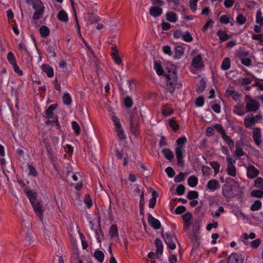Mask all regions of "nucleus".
Returning <instances> with one entry per match:
<instances>
[{
  "instance_id": "f257e3e1",
  "label": "nucleus",
  "mask_w": 263,
  "mask_h": 263,
  "mask_svg": "<svg viewBox=\"0 0 263 263\" xmlns=\"http://www.w3.org/2000/svg\"><path fill=\"white\" fill-rule=\"evenodd\" d=\"M32 8L34 10L32 18L33 20H37L43 17L45 7L43 3L40 0H34L32 4Z\"/></svg>"
},
{
  "instance_id": "f03ea898",
  "label": "nucleus",
  "mask_w": 263,
  "mask_h": 263,
  "mask_svg": "<svg viewBox=\"0 0 263 263\" xmlns=\"http://www.w3.org/2000/svg\"><path fill=\"white\" fill-rule=\"evenodd\" d=\"M261 119L262 116L260 114H257L256 116H254L252 114H248L244 118V125L247 128L253 129L255 124L259 122Z\"/></svg>"
},
{
  "instance_id": "7ed1b4c3",
  "label": "nucleus",
  "mask_w": 263,
  "mask_h": 263,
  "mask_svg": "<svg viewBox=\"0 0 263 263\" xmlns=\"http://www.w3.org/2000/svg\"><path fill=\"white\" fill-rule=\"evenodd\" d=\"M246 102V108L249 112H256L260 108V104L258 102L253 99L250 96L246 95L245 98Z\"/></svg>"
},
{
  "instance_id": "20e7f679",
  "label": "nucleus",
  "mask_w": 263,
  "mask_h": 263,
  "mask_svg": "<svg viewBox=\"0 0 263 263\" xmlns=\"http://www.w3.org/2000/svg\"><path fill=\"white\" fill-rule=\"evenodd\" d=\"M162 235L167 247L171 250L175 249L176 246L174 241V239H176L175 236L170 232H166Z\"/></svg>"
},
{
  "instance_id": "39448f33",
  "label": "nucleus",
  "mask_w": 263,
  "mask_h": 263,
  "mask_svg": "<svg viewBox=\"0 0 263 263\" xmlns=\"http://www.w3.org/2000/svg\"><path fill=\"white\" fill-rule=\"evenodd\" d=\"M227 166L226 172L228 175L235 177L237 176V170L235 166L236 160L232 159L227 161Z\"/></svg>"
},
{
  "instance_id": "423d86ee",
  "label": "nucleus",
  "mask_w": 263,
  "mask_h": 263,
  "mask_svg": "<svg viewBox=\"0 0 263 263\" xmlns=\"http://www.w3.org/2000/svg\"><path fill=\"white\" fill-rule=\"evenodd\" d=\"M192 218V214L188 212L182 215V219L184 222L183 229L184 232L189 236H192L191 233H189V229L191 226V219Z\"/></svg>"
},
{
  "instance_id": "0eeeda50",
  "label": "nucleus",
  "mask_w": 263,
  "mask_h": 263,
  "mask_svg": "<svg viewBox=\"0 0 263 263\" xmlns=\"http://www.w3.org/2000/svg\"><path fill=\"white\" fill-rule=\"evenodd\" d=\"M252 138L255 144L259 146L262 144V135L259 127H255L252 132Z\"/></svg>"
},
{
  "instance_id": "6e6552de",
  "label": "nucleus",
  "mask_w": 263,
  "mask_h": 263,
  "mask_svg": "<svg viewBox=\"0 0 263 263\" xmlns=\"http://www.w3.org/2000/svg\"><path fill=\"white\" fill-rule=\"evenodd\" d=\"M183 146H179L175 149V154L177 159V163L178 165L183 166L184 164L183 158V153L184 152Z\"/></svg>"
},
{
  "instance_id": "1a4fd4ad",
  "label": "nucleus",
  "mask_w": 263,
  "mask_h": 263,
  "mask_svg": "<svg viewBox=\"0 0 263 263\" xmlns=\"http://www.w3.org/2000/svg\"><path fill=\"white\" fill-rule=\"evenodd\" d=\"M248 52L246 51H242L239 52L238 54V57L241 63L247 67H249L252 63L251 60L248 57Z\"/></svg>"
},
{
  "instance_id": "9d476101",
  "label": "nucleus",
  "mask_w": 263,
  "mask_h": 263,
  "mask_svg": "<svg viewBox=\"0 0 263 263\" xmlns=\"http://www.w3.org/2000/svg\"><path fill=\"white\" fill-rule=\"evenodd\" d=\"M244 256L238 253H232L228 258L229 263H243Z\"/></svg>"
},
{
  "instance_id": "9b49d317",
  "label": "nucleus",
  "mask_w": 263,
  "mask_h": 263,
  "mask_svg": "<svg viewBox=\"0 0 263 263\" xmlns=\"http://www.w3.org/2000/svg\"><path fill=\"white\" fill-rule=\"evenodd\" d=\"M200 229V226L198 222H195L193 226V232H191L189 230V233L191 234L192 236H189L192 241L198 240L199 237V231Z\"/></svg>"
},
{
  "instance_id": "f8f14e48",
  "label": "nucleus",
  "mask_w": 263,
  "mask_h": 263,
  "mask_svg": "<svg viewBox=\"0 0 263 263\" xmlns=\"http://www.w3.org/2000/svg\"><path fill=\"white\" fill-rule=\"evenodd\" d=\"M259 174V170L253 165H249L247 168V176L249 179H253Z\"/></svg>"
},
{
  "instance_id": "ddd939ff",
  "label": "nucleus",
  "mask_w": 263,
  "mask_h": 263,
  "mask_svg": "<svg viewBox=\"0 0 263 263\" xmlns=\"http://www.w3.org/2000/svg\"><path fill=\"white\" fill-rule=\"evenodd\" d=\"M245 146V143L243 141H239L236 142L235 144V155L240 157L246 155V153L243 151V148Z\"/></svg>"
},
{
  "instance_id": "4468645a",
  "label": "nucleus",
  "mask_w": 263,
  "mask_h": 263,
  "mask_svg": "<svg viewBox=\"0 0 263 263\" xmlns=\"http://www.w3.org/2000/svg\"><path fill=\"white\" fill-rule=\"evenodd\" d=\"M192 66L193 67L198 69L203 67L204 65L200 55H197L193 58Z\"/></svg>"
},
{
  "instance_id": "2eb2a0df",
  "label": "nucleus",
  "mask_w": 263,
  "mask_h": 263,
  "mask_svg": "<svg viewBox=\"0 0 263 263\" xmlns=\"http://www.w3.org/2000/svg\"><path fill=\"white\" fill-rule=\"evenodd\" d=\"M148 222L151 227L156 230L161 228V223L157 219L154 218L151 214L148 215Z\"/></svg>"
},
{
  "instance_id": "dca6fc26",
  "label": "nucleus",
  "mask_w": 263,
  "mask_h": 263,
  "mask_svg": "<svg viewBox=\"0 0 263 263\" xmlns=\"http://www.w3.org/2000/svg\"><path fill=\"white\" fill-rule=\"evenodd\" d=\"M206 187L210 190L214 191L220 187V183L217 180L212 179L208 182Z\"/></svg>"
},
{
  "instance_id": "f3484780",
  "label": "nucleus",
  "mask_w": 263,
  "mask_h": 263,
  "mask_svg": "<svg viewBox=\"0 0 263 263\" xmlns=\"http://www.w3.org/2000/svg\"><path fill=\"white\" fill-rule=\"evenodd\" d=\"M31 203L36 214L40 216L42 214V209L39 202L36 199L34 201L31 202Z\"/></svg>"
},
{
  "instance_id": "a211bd4d",
  "label": "nucleus",
  "mask_w": 263,
  "mask_h": 263,
  "mask_svg": "<svg viewBox=\"0 0 263 263\" xmlns=\"http://www.w3.org/2000/svg\"><path fill=\"white\" fill-rule=\"evenodd\" d=\"M162 13L161 8L157 7H152L149 9V13L153 17L160 16Z\"/></svg>"
},
{
  "instance_id": "6ab92c4d",
  "label": "nucleus",
  "mask_w": 263,
  "mask_h": 263,
  "mask_svg": "<svg viewBox=\"0 0 263 263\" xmlns=\"http://www.w3.org/2000/svg\"><path fill=\"white\" fill-rule=\"evenodd\" d=\"M154 68L158 76L164 75V70L160 63L157 61L154 62Z\"/></svg>"
},
{
  "instance_id": "aec40b11",
  "label": "nucleus",
  "mask_w": 263,
  "mask_h": 263,
  "mask_svg": "<svg viewBox=\"0 0 263 263\" xmlns=\"http://www.w3.org/2000/svg\"><path fill=\"white\" fill-rule=\"evenodd\" d=\"M39 32L42 37H47L50 32V29L45 25H42L39 29Z\"/></svg>"
},
{
  "instance_id": "412c9836",
  "label": "nucleus",
  "mask_w": 263,
  "mask_h": 263,
  "mask_svg": "<svg viewBox=\"0 0 263 263\" xmlns=\"http://www.w3.org/2000/svg\"><path fill=\"white\" fill-rule=\"evenodd\" d=\"M233 113L239 116H242L245 114V110L243 105H237L234 107Z\"/></svg>"
},
{
  "instance_id": "4be33fe9",
  "label": "nucleus",
  "mask_w": 263,
  "mask_h": 263,
  "mask_svg": "<svg viewBox=\"0 0 263 263\" xmlns=\"http://www.w3.org/2000/svg\"><path fill=\"white\" fill-rule=\"evenodd\" d=\"M155 245L156 247V253L157 255H161L163 251V246L161 240L157 239L155 240Z\"/></svg>"
},
{
  "instance_id": "5701e85b",
  "label": "nucleus",
  "mask_w": 263,
  "mask_h": 263,
  "mask_svg": "<svg viewBox=\"0 0 263 263\" xmlns=\"http://www.w3.org/2000/svg\"><path fill=\"white\" fill-rule=\"evenodd\" d=\"M231 67V60L229 58H225L221 63V69L223 70H227Z\"/></svg>"
},
{
  "instance_id": "b1692460",
  "label": "nucleus",
  "mask_w": 263,
  "mask_h": 263,
  "mask_svg": "<svg viewBox=\"0 0 263 263\" xmlns=\"http://www.w3.org/2000/svg\"><path fill=\"white\" fill-rule=\"evenodd\" d=\"M57 17L59 20L63 22H66L68 20L67 13L63 10H61L59 11L57 15Z\"/></svg>"
},
{
  "instance_id": "393cba45",
  "label": "nucleus",
  "mask_w": 263,
  "mask_h": 263,
  "mask_svg": "<svg viewBox=\"0 0 263 263\" xmlns=\"http://www.w3.org/2000/svg\"><path fill=\"white\" fill-rule=\"evenodd\" d=\"M57 105L55 104H53L50 105L48 108L46 110L45 113L48 119H50L52 118L53 115V111L57 108Z\"/></svg>"
},
{
  "instance_id": "a878e982",
  "label": "nucleus",
  "mask_w": 263,
  "mask_h": 263,
  "mask_svg": "<svg viewBox=\"0 0 263 263\" xmlns=\"http://www.w3.org/2000/svg\"><path fill=\"white\" fill-rule=\"evenodd\" d=\"M162 153L164 157L168 160H172L174 157V154L168 148H164L162 149Z\"/></svg>"
},
{
  "instance_id": "bb28decb",
  "label": "nucleus",
  "mask_w": 263,
  "mask_h": 263,
  "mask_svg": "<svg viewBox=\"0 0 263 263\" xmlns=\"http://www.w3.org/2000/svg\"><path fill=\"white\" fill-rule=\"evenodd\" d=\"M184 53V49L180 46L176 47L175 48V55L174 58L175 59H179L181 58Z\"/></svg>"
},
{
  "instance_id": "cd10ccee",
  "label": "nucleus",
  "mask_w": 263,
  "mask_h": 263,
  "mask_svg": "<svg viewBox=\"0 0 263 263\" xmlns=\"http://www.w3.org/2000/svg\"><path fill=\"white\" fill-rule=\"evenodd\" d=\"M43 69L48 77L51 78L53 76V69L51 67L47 65H43Z\"/></svg>"
},
{
  "instance_id": "c85d7f7f",
  "label": "nucleus",
  "mask_w": 263,
  "mask_h": 263,
  "mask_svg": "<svg viewBox=\"0 0 263 263\" xmlns=\"http://www.w3.org/2000/svg\"><path fill=\"white\" fill-rule=\"evenodd\" d=\"M94 257L100 262H103L104 259V254L103 252L100 250H96L94 252Z\"/></svg>"
},
{
  "instance_id": "c756f323",
  "label": "nucleus",
  "mask_w": 263,
  "mask_h": 263,
  "mask_svg": "<svg viewBox=\"0 0 263 263\" xmlns=\"http://www.w3.org/2000/svg\"><path fill=\"white\" fill-rule=\"evenodd\" d=\"M109 234L112 239L118 237V228L116 225L111 226Z\"/></svg>"
},
{
  "instance_id": "7c9ffc66",
  "label": "nucleus",
  "mask_w": 263,
  "mask_h": 263,
  "mask_svg": "<svg viewBox=\"0 0 263 263\" xmlns=\"http://www.w3.org/2000/svg\"><path fill=\"white\" fill-rule=\"evenodd\" d=\"M62 100L64 104L66 105H70L71 104V98L68 92H65L63 94Z\"/></svg>"
},
{
  "instance_id": "2f4dec72",
  "label": "nucleus",
  "mask_w": 263,
  "mask_h": 263,
  "mask_svg": "<svg viewBox=\"0 0 263 263\" xmlns=\"http://www.w3.org/2000/svg\"><path fill=\"white\" fill-rule=\"evenodd\" d=\"M221 136L223 140L228 144L230 147L234 145V141L229 136L227 135L225 132L221 135Z\"/></svg>"
},
{
  "instance_id": "473e14b6",
  "label": "nucleus",
  "mask_w": 263,
  "mask_h": 263,
  "mask_svg": "<svg viewBox=\"0 0 263 263\" xmlns=\"http://www.w3.org/2000/svg\"><path fill=\"white\" fill-rule=\"evenodd\" d=\"M255 22L257 24L263 26V16L260 9L258 10L256 12Z\"/></svg>"
},
{
  "instance_id": "72a5a7b5",
  "label": "nucleus",
  "mask_w": 263,
  "mask_h": 263,
  "mask_svg": "<svg viewBox=\"0 0 263 263\" xmlns=\"http://www.w3.org/2000/svg\"><path fill=\"white\" fill-rule=\"evenodd\" d=\"M262 207L261 202L259 200H256L251 206V210L252 211H256L261 209Z\"/></svg>"
},
{
  "instance_id": "f704fd0d",
  "label": "nucleus",
  "mask_w": 263,
  "mask_h": 263,
  "mask_svg": "<svg viewBox=\"0 0 263 263\" xmlns=\"http://www.w3.org/2000/svg\"><path fill=\"white\" fill-rule=\"evenodd\" d=\"M222 195L226 197H229L232 194V189L229 185H224L222 191Z\"/></svg>"
},
{
  "instance_id": "c9c22d12",
  "label": "nucleus",
  "mask_w": 263,
  "mask_h": 263,
  "mask_svg": "<svg viewBox=\"0 0 263 263\" xmlns=\"http://www.w3.org/2000/svg\"><path fill=\"white\" fill-rule=\"evenodd\" d=\"M167 20L172 23H175L177 21V15L173 12H170L166 14Z\"/></svg>"
},
{
  "instance_id": "e433bc0d",
  "label": "nucleus",
  "mask_w": 263,
  "mask_h": 263,
  "mask_svg": "<svg viewBox=\"0 0 263 263\" xmlns=\"http://www.w3.org/2000/svg\"><path fill=\"white\" fill-rule=\"evenodd\" d=\"M187 182L189 185L193 187L197 185L198 183V179L195 176H191L189 178Z\"/></svg>"
},
{
  "instance_id": "4c0bfd02",
  "label": "nucleus",
  "mask_w": 263,
  "mask_h": 263,
  "mask_svg": "<svg viewBox=\"0 0 263 263\" xmlns=\"http://www.w3.org/2000/svg\"><path fill=\"white\" fill-rule=\"evenodd\" d=\"M217 35L219 37L221 42H224L229 38L228 34L223 31L219 30L217 32Z\"/></svg>"
},
{
  "instance_id": "58836bf2",
  "label": "nucleus",
  "mask_w": 263,
  "mask_h": 263,
  "mask_svg": "<svg viewBox=\"0 0 263 263\" xmlns=\"http://www.w3.org/2000/svg\"><path fill=\"white\" fill-rule=\"evenodd\" d=\"M26 194L29 198L30 202L36 200V193L33 192L32 190H28L25 191Z\"/></svg>"
},
{
  "instance_id": "ea45409f",
  "label": "nucleus",
  "mask_w": 263,
  "mask_h": 263,
  "mask_svg": "<svg viewBox=\"0 0 263 263\" xmlns=\"http://www.w3.org/2000/svg\"><path fill=\"white\" fill-rule=\"evenodd\" d=\"M221 149L222 154L226 156V161L233 159L229 153V149L227 146H221Z\"/></svg>"
},
{
  "instance_id": "a19ab883",
  "label": "nucleus",
  "mask_w": 263,
  "mask_h": 263,
  "mask_svg": "<svg viewBox=\"0 0 263 263\" xmlns=\"http://www.w3.org/2000/svg\"><path fill=\"white\" fill-rule=\"evenodd\" d=\"M182 39L186 42H191L193 40L191 33L188 31L183 32Z\"/></svg>"
},
{
  "instance_id": "79ce46f5",
  "label": "nucleus",
  "mask_w": 263,
  "mask_h": 263,
  "mask_svg": "<svg viewBox=\"0 0 263 263\" xmlns=\"http://www.w3.org/2000/svg\"><path fill=\"white\" fill-rule=\"evenodd\" d=\"M7 58L8 62L12 66L16 64L15 56L12 52H9L8 53Z\"/></svg>"
},
{
  "instance_id": "37998d69",
  "label": "nucleus",
  "mask_w": 263,
  "mask_h": 263,
  "mask_svg": "<svg viewBox=\"0 0 263 263\" xmlns=\"http://www.w3.org/2000/svg\"><path fill=\"white\" fill-rule=\"evenodd\" d=\"M71 126L74 130V135L78 136L80 133V128L78 123L76 121H72L71 122Z\"/></svg>"
},
{
  "instance_id": "c03bdc74",
  "label": "nucleus",
  "mask_w": 263,
  "mask_h": 263,
  "mask_svg": "<svg viewBox=\"0 0 263 263\" xmlns=\"http://www.w3.org/2000/svg\"><path fill=\"white\" fill-rule=\"evenodd\" d=\"M251 196L253 197L261 198L263 197V191L262 190H255L251 192Z\"/></svg>"
},
{
  "instance_id": "a18cd8bd",
  "label": "nucleus",
  "mask_w": 263,
  "mask_h": 263,
  "mask_svg": "<svg viewBox=\"0 0 263 263\" xmlns=\"http://www.w3.org/2000/svg\"><path fill=\"white\" fill-rule=\"evenodd\" d=\"M254 186L260 190H263V179L258 177L254 181Z\"/></svg>"
},
{
  "instance_id": "49530a36",
  "label": "nucleus",
  "mask_w": 263,
  "mask_h": 263,
  "mask_svg": "<svg viewBox=\"0 0 263 263\" xmlns=\"http://www.w3.org/2000/svg\"><path fill=\"white\" fill-rule=\"evenodd\" d=\"M202 172L203 175L209 177L212 172L211 168L210 167L204 165L202 167Z\"/></svg>"
},
{
  "instance_id": "de8ad7c7",
  "label": "nucleus",
  "mask_w": 263,
  "mask_h": 263,
  "mask_svg": "<svg viewBox=\"0 0 263 263\" xmlns=\"http://www.w3.org/2000/svg\"><path fill=\"white\" fill-rule=\"evenodd\" d=\"M116 132L117 133L118 137L120 139H124L126 138V136L124 134V132L121 128V126L115 129Z\"/></svg>"
},
{
  "instance_id": "09e8293b",
  "label": "nucleus",
  "mask_w": 263,
  "mask_h": 263,
  "mask_svg": "<svg viewBox=\"0 0 263 263\" xmlns=\"http://www.w3.org/2000/svg\"><path fill=\"white\" fill-rule=\"evenodd\" d=\"M210 165L214 169L215 175H217L219 172L220 164L217 162L212 161L210 162Z\"/></svg>"
},
{
  "instance_id": "8fccbe9b",
  "label": "nucleus",
  "mask_w": 263,
  "mask_h": 263,
  "mask_svg": "<svg viewBox=\"0 0 263 263\" xmlns=\"http://www.w3.org/2000/svg\"><path fill=\"white\" fill-rule=\"evenodd\" d=\"M230 18L229 14L222 15L220 18V22L222 24H227L230 22Z\"/></svg>"
},
{
  "instance_id": "3c124183",
  "label": "nucleus",
  "mask_w": 263,
  "mask_h": 263,
  "mask_svg": "<svg viewBox=\"0 0 263 263\" xmlns=\"http://www.w3.org/2000/svg\"><path fill=\"white\" fill-rule=\"evenodd\" d=\"M189 199H196L198 197V193L195 191H192L188 193L186 196Z\"/></svg>"
},
{
  "instance_id": "603ef678",
  "label": "nucleus",
  "mask_w": 263,
  "mask_h": 263,
  "mask_svg": "<svg viewBox=\"0 0 263 263\" xmlns=\"http://www.w3.org/2000/svg\"><path fill=\"white\" fill-rule=\"evenodd\" d=\"M111 119L114 123L115 129L121 126L120 120L117 117L112 115H111Z\"/></svg>"
},
{
  "instance_id": "864d4df0",
  "label": "nucleus",
  "mask_w": 263,
  "mask_h": 263,
  "mask_svg": "<svg viewBox=\"0 0 263 263\" xmlns=\"http://www.w3.org/2000/svg\"><path fill=\"white\" fill-rule=\"evenodd\" d=\"M236 22L239 25H243L246 22V17L242 14H241L238 15V16L236 17Z\"/></svg>"
},
{
  "instance_id": "5fc2aeb1",
  "label": "nucleus",
  "mask_w": 263,
  "mask_h": 263,
  "mask_svg": "<svg viewBox=\"0 0 263 263\" xmlns=\"http://www.w3.org/2000/svg\"><path fill=\"white\" fill-rule=\"evenodd\" d=\"M28 168L29 170V175L32 176L33 177H35L37 176V172L35 168L33 166L32 164H28Z\"/></svg>"
},
{
  "instance_id": "6e6d98bb",
  "label": "nucleus",
  "mask_w": 263,
  "mask_h": 263,
  "mask_svg": "<svg viewBox=\"0 0 263 263\" xmlns=\"http://www.w3.org/2000/svg\"><path fill=\"white\" fill-rule=\"evenodd\" d=\"M252 82V79L251 78H241L239 79V82L242 85L250 84Z\"/></svg>"
},
{
  "instance_id": "4d7b16f0",
  "label": "nucleus",
  "mask_w": 263,
  "mask_h": 263,
  "mask_svg": "<svg viewBox=\"0 0 263 263\" xmlns=\"http://www.w3.org/2000/svg\"><path fill=\"white\" fill-rule=\"evenodd\" d=\"M224 212V210L223 207L219 206L218 209L215 212H212L211 215L214 217H219L221 213H222Z\"/></svg>"
},
{
  "instance_id": "13d9d810",
  "label": "nucleus",
  "mask_w": 263,
  "mask_h": 263,
  "mask_svg": "<svg viewBox=\"0 0 263 263\" xmlns=\"http://www.w3.org/2000/svg\"><path fill=\"white\" fill-rule=\"evenodd\" d=\"M199 1V0H190V7L193 12L197 10V2Z\"/></svg>"
},
{
  "instance_id": "bf43d9fd",
  "label": "nucleus",
  "mask_w": 263,
  "mask_h": 263,
  "mask_svg": "<svg viewBox=\"0 0 263 263\" xmlns=\"http://www.w3.org/2000/svg\"><path fill=\"white\" fill-rule=\"evenodd\" d=\"M235 90L232 86H229L225 92L224 96L226 97H230L234 92Z\"/></svg>"
},
{
  "instance_id": "052dcab7",
  "label": "nucleus",
  "mask_w": 263,
  "mask_h": 263,
  "mask_svg": "<svg viewBox=\"0 0 263 263\" xmlns=\"http://www.w3.org/2000/svg\"><path fill=\"white\" fill-rule=\"evenodd\" d=\"M162 51L164 53L170 56L173 54V51L172 50L171 47L170 46L166 45L163 46L162 48Z\"/></svg>"
},
{
  "instance_id": "680f3d73",
  "label": "nucleus",
  "mask_w": 263,
  "mask_h": 263,
  "mask_svg": "<svg viewBox=\"0 0 263 263\" xmlns=\"http://www.w3.org/2000/svg\"><path fill=\"white\" fill-rule=\"evenodd\" d=\"M173 112V109L170 107H165L162 109V114L165 117L170 116Z\"/></svg>"
},
{
  "instance_id": "e2e57ef3",
  "label": "nucleus",
  "mask_w": 263,
  "mask_h": 263,
  "mask_svg": "<svg viewBox=\"0 0 263 263\" xmlns=\"http://www.w3.org/2000/svg\"><path fill=\"white\" fill-rule=\"evenodd\" d=\"M252 39L259 41L260 44H263V34H254L252 35Z\"/></svg>"
},
{
  "instance_id": "0e129e2a",
  "label": "nucleus",
  "mask_w": 263,
  "mask_h": 263,
  "mask_svg": "<svg viewBox=\"0 0 263 263\" xmlns=\"http://www.w3.org/2000/svg\"><path fill=\"white\" fill-rule=\"evenodd\" d=\"M165 171L169 178L173 177L175 174V171L170 166L166 167Z\"/></svg>"
},
{
  "instance_id": "69168bd1",
  "label": "nucleus",
  "mask_w": 263,
  "mask_h": 263,
  "mask_svg": "<svg viewBox=\"0 0 263 263\" xmlns=\"http://www.w3.org/2000/svg\"><path fill=\"white\" fill-rule=\"evenodd\" d=\"M84 202L86 204L88 208H90L92 205V202L88 195H85Z\"/></svg>"
},
{
  "instance_id": "338daca9",
  "label": "nucleus",
  "mask_w": 263,
  "mask_h": 263,
  "mask_svg": "<svg viewBox=\"0 0 263 263\" xmlns=\"http://www.w3.org/2000/svg\"><path fill=\"white\" fill-rule=\"evenodd\" d=\"M133 100L132 99L129 97H127L125 98L124 99V105L128 107V108H129V107H131L133 105Z\"/></svg>"
},
{
  "instance_id": "774afa93",
  "label": "nucleus",
  "mask_w": 263,
  "mask_h": 263,
  "mask_svg": "<svg viewBox=\"0 0 263 263\" xmlns=\"http://www.w3.org/2000/svg\"><path fill=\"white\" fill-rule=\"evenodd\" d=\"M261 243V240L259 239H256L250 242L251 247L253 248H257Z\"/></svg>"
}]
</instances>
